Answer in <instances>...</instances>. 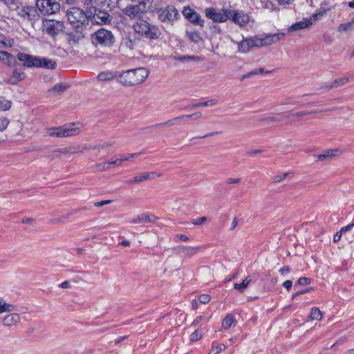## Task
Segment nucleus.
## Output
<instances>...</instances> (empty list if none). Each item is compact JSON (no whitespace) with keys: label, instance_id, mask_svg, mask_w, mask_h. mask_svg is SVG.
<instances>
[{"label":"nucleus","instance_id":"27","mask_svg":"<svg viewBox=\"0 0 354 354\" xmlns=\"http://www.w3.org/2000/svg\"><path fill=\"white\" fill-rule=\"evenodd\" d=\"M15 310V306L8 304L3 299H0V314L10 313Z\"/></svg>","mask_w":354,"mask_h":354},{"label":"nucleus","instance_id":"31","mask_svg":"<svg viewBox=\"0 0 354 354\" xmlns=\"http://www.w3.org/2000/svg\"><path fill=\"white\" fill-rule=\"evenodd\" d=\"M14 57L12 54L6 51H0V61L4 64H10Z\"/></svg>","mask_w":354,"mask_h":354},{"label":"nucleus","instance_id":"60","mask_svg":"<svg viewBox=\"0 0 354 354\" xmlns=\"http://www.w3.org/2000/svg\"><path fill=\"white\" fill-rule=\"evenodd\" d=\"M353 226H354L353 223H351L348 224V225L342 227L340 230V232L342 233H343V232H345L347 231H350L353 227Z\"/></svg>","mask_w":354,"mask_h":354},{"label":"nucleus","instance_id":"35","mask_svg":"<svg viewBox=\"0 0 354 354\" xmlns=\"http://www.w3.org/2000/svg\"><path fill=\"white\" fill-rule=\"evenodd\" d=\"M250 282V279L248 278H246L241 283H235L234 285V288L242 292L248 287Z\"/></svg>","mask_w":354,"mask_h":354},{"label":"nucleus","instance_id":"57","mask_svg":"<svg viewBox=\"0 0 354 354\" xmlns=\"http://www.w3.org/2000/svg\"><path fill=\"white\" fill-rule=\"evenodd\" d=\"M310 283V279L307 277H301L298 280V283L301 286L308 285Z\"/></svg>","mask_w":354,"mask_h":354},{"label":"nucleus","instance_id":"9","mask_svg":"<svg viewBox=\"0 0 354 354\" xmlns=\"http://www.w3.org/2000/svg\"><path fill=\"white\" fill-rule=\"evenodd\" d=\"M159 19L162 22L173 23L180 17L177 10L174 6H167L158 11Z\"/></svg>","mask_w":354,"mask_h":354},{"label":"nucleus","instance_id":"62","mask_svg":"<svg viewBox=\"0 0 354 354\" xmlns=\"http://www.w3.org/2000/svg\"><path fill=\"white\" fill-rule=\"evenodd\" d=\"M109 165L111 167L112 165L120 166L123 161H122V158H119L115 160L109 161Z\"/></svg>","mask_w":354,"mask_h":354},{"label":"nucleus","instance_id":"17","mask_svg":"<svg viewBox=\"0 0 354 354\" xmlns=\"http://www.w3.org/2000/svg\"><path fill=\"white\" fill-rule=\"evenodd\" d=\"M291 116V112L290 111H286L282 113H279L274 115L268 116L266 118H263L261 120L270 123L272 122H283L286 120H288Z\"/></svg>","mask_w":354,"mask_h":354},{"label":"nucleus","instance_id":"47","mask_svg":"<svg viewBox=\"0 0 354 354\" xmlns=\"http://www.w3.org/2000/svg\"><path fill=\"white\" fill-rule=\"evenodd\" d=\"M196 11L190 8H185L183 11L184 17L189 20Z\"/></svg>","mask_w":354,"mask_h":354},{"label":"nucleus","instance_id":"32","mask_svg":"<svg viewBox=\"0 0 354 354\" xmlns=\"http://www.w3.org/2000/svg\"><path fill=\"white\" fill-rule=\"evenodd\" d=\"M189 21L194 25H198L200 26H203L204 25V21L202 19L201 15L196 12H195L192 17L189 19Z\"/></svg>","mask_w":354,"mask_h":354},{"label":"nucleus","instance_id":"48","mask_svg":"<svg viewBox=\"0 0 354 354\" xmlns=\"http://www.w3.org/2000/svg\"><path fill=\"white\" fill-rule=\"evenodd\" d=\"M196 11L190 8H185L183 11L184 17L189 20Z\"/></svg>","mask_w":354,"mask_h":354},{"label":"nucleus","instance_id":"36","mask_svg":"<svg viewBox=\"0 0 354 354\" xmlns=\"http://www.w3.org/2000/svg\"><path fill=\"white\" fill-rule=\"evenodd\" d=\"M114 142H115L114 141L107 140V141H105V142H104L101 144H99L97 145L91 146L88 149H102L112 146L114 144Z\"/></svg>","mask_w":354,"mask_h":354},{"label":"nucleus","instance_id":"43","mask_svg":"<svg viewBox=\"0 0 354 354\" xmlns=\"http://www.w3.org/2000/svg\"><path fill=\"white\" fill-rule=\"evenodd\" d=\"M225 346L223 344H218L215 346H212V349L208 354H218L220 353Z\"/></svg>","mask_w":354,"mask_h":354},{"label":"nucleus","instance_id":"33","mask_svg":"<svg viewBox=\"0 0 354 354\" xmlns=\"http://www.w3.org/2000/svg\"><path fill=\"white\" fill-rule=\"evenodd\" d=\"M259 7L263 9H266L270 11H272L274 10V5L270 0H259Z\"/></svg>","mask_w":354,"mask_h":354},{"label":"nucleus","instance_id":"14","mask_svg":"<svg viewBox=\"0 0 354 354\" xmlns=\"http://www.w3.org/2000/svg\"><path fill=\"white\" fill-rule=\"evenodd\" d=\"M160 176L161 173L158 172H142L133 178L128 180L127 183L130 185L138 184L149 179H153L155 177H160Z\"/></svg>","mask_w":354,"mask_h":354},{"label":"nucleus","instance_id":"59","mask_svg":"<svg viewBox=\"0 0 354 354\" xmlns=\"http://www.w3.org/2000/svg\"><path fill=\"white\" fill-rule=\"evenodd\" d=\"M241 181V179L239 178H229L227 179V184H237L239 183Z\"/></svg>","mask_w":354,"mask_h":354},{"label":"nucleus","instance_id":"12","mask_svg":"<svg viewBox=\"0 0 354 354\" xmlns=\"http://www.w3.org/2000/svg\"><path fill=\"white\" fill-rule=\"evenodd\" d=\"M230 15H229V19H232L233 22L240 26H245L250 21L249 15L244 13L243 11L230 10Z\"/></svg>","mask_w":354,"mask_h":354},{"label":"nucleus","instance_id":"39","mask_svg":"<svg viewBox=\"0 0 354 354\" xmlns=\"http://www.w3.org/2000/svg\"><path fill=\"white\" fill-rule=\"evenodd\" d=\"M66 88V86L63 84H57L52 88L49 90V92H53L57 93H61L64 92Z\"/></svg>","mask_w":354,"mask_h":354},{"label":"nucleus","instance_id":"41","mask_svg":"<svg viewBox=\"0 0 354 354\" xmlns=\"http://www.w3.org/2000/svg\"><path fill=\"white\" fill-rule=\"evenodd\" d=\"M209 319V317H205L203 315H199L198 316L192 323V326H196L199 324L201 322H207Z\"/></svg>","mask_w":354,"mask_h":354},{"label":"nucleus","instance_id":"8","mask_svg":"<svg viewBox=\"0 0 354 354\" xmlns=\"http://www.w3.org/2000/svg\"><path fill=\"white\" fill-rule=\"evenodd\" d=\"M205 16L214 22L223 23L229 19L230 15V10L223 8L221 11H217L214 8H208L205 11Z\"/></svg>","mask_w":354,"mask_h":354},{"label":"nucleus","instance_id":"21","mask_svg":"<svg viewBox=\"0 0 354 354\" xmlns=\"http://www.w3.org/2000/svg\"><path fill=\"white\" fill-rule=\"evenodd\" d=\"M24 77V73L15 69L13 71L12 75L8 78L6 82L10 84H16L18 82L22 80Z\"/></svg>","mask_w":354,"mask_h":354},{"label":"nucleus","instance_id":"44","mask_svg":"<svg viewBox=\"0 0 354 354\" xmlns=\"http://www.w3.org/2000/svg\"><path fill=\"white\" fill-rule=\"evenodd\" d=\"M18 15L24 19H29V8H22L18 11Z\"/></svg>","mask_w":354,"mask_h":354},{"label":"nucleus","instance_id":"40","mask_svg":"<svg viewBox=\"0 0 354 354\" xmlns=\"http://www.w3.org/2000/svg\"><path fill=\"white\" fill-rule=\"evenodd\" d=\"M203 335L201 330H196L190 335V340L192 342L199 340Z\"/></svg>","mask_w":354,"mask_h":354},{"label":"nucleus","instance_id":"2","mask_svg":"<svg viewBox=\"0 0 354 354\" xmlns=\"http://www.w3.org/2000/svg\"><path fill=\"white\" fill-rule=\"evenodd\" d=\"M17 57L27 68L36 67L54 69L56 67L55 61L45 57L34 56L24 53H19Z\"/></svg>","mask_w":354,"mask_h":354},{"label":"nucleus","instance_id":"10","mask_svg":"<svg viewBox=\"0 0 354 354\" xmlns=\"http://www.w3.org/2000/svg\"><path fill=\"white\" fill-rule=\"evenodd\" d=\"M146 4L143 2H140L136 5L127 6L122 9V12L130 19H135L140 17L146 11Z\"/></svg>","mask_w":354,"mask_h":354},{"label":"nucleus","instance_id":"34","mask_svg":"<svg viewBox=\"0 0 354 354\" xmlns=\"http://www.w3.org/2000/svg\"><path fill=\"white\" fill-rule=\"evenodd\" d=\"M354 29V20L352 19L351 21L342 24L339 28L338 30L339 32H345L348 30H352Z\"/></svg>","mask_w":354,"mask_h":354},{"label":"nucleus","instance_id":"64","mask_svg":"<svg viewBox=\"0 0 354 354\" xmlns=\"http://www.w3.org/2000/svg\"><path fill=\"white\" fill-rule=\"evenodd\" d=\"M324 88H325L326 91H329L330 89H332L333 88H336L335 85L334 84V82L333 81L330 82V83H327L324 86H323Z\"/></svg>","mask_w":354,"mask_h":354},{"label":"nucleus","instance_id":"61","mask_svg":"<svg viewBox=\"0 0 354 354\" xmlns=\"http://www.w3.org/2000/svg\"><path fill=\"white\" fill-rule=\"evenodd\" d=\"M111 203V201L106 200V201H102L100 202L95 203L94 205L95 207H102L103 205L110 204Z\"/></svg>","mask_w":354,"mask_h":354},{"label":"nucleus","instance_id":"1","mask_svg":"<svg viewBox=\"0 0 354 354\" xmlns=\"http://www.w3.org/2000/svg\"><path fill=\"white\" fill-rule=\"evenodd\" d=\"M149 71L144 67L127 70L117 77V82L124 86H131L143 82L149 76Z\"/></svg>","mask_w":354,"mask_h":354},{"label":"nucleus","instance_id":"20","mask_svg":"<svg viewBox=\"0 0 354 354\" xmlns=\"http://www.w3.org/2000/svg\"><path fill=\"white\" fill-rule=\"evenodd\" d=\"M91 20L93 23L97 24H106L110 21L109 15L107 12L99 11L97 13H95Z\"/></svg>","mask_w":354,"mask_h":354},{"label":"nucleus","instance_id":"54","mask_svg":"<svg viewBox=\"0 0 354 354\" xmlns=\"http://www.w3.org/2000/svg\"><path fill=\"white\" fill-rule=\"evenodd\" d=\"M207 220V218L205 216L200 217L196 219H194L192 221V223L194 225H202L204 222H205Z\"/></svg>","mask_w":354,"mask_h":354},{"label":"nucleus","instance_id":"26","mask_svg":"<svg viewBox=\"0 0 354 354\" xmlns=\"http://www.w3.org/2000/svg\"><path fill=\"white\" fill-rule=\"evenodd\" d=\"M175 59L180 62L193 61L196 62H201L204 59L203 57L196 55L178 56L175 57Z\"/></svg>","mask_w":354,"mask_h":354},{"label":"nucleus","instance_id":"29","mask_svg":"<svg viewBox=\"0 0 354 354\" xmlns=\"http://www.w3.org/2000/svg\"><path fill=\"white\" fill-rule=\"evenodd\" d=\"M234 322L235 319L234 316L231 314H228L223 320L222 327L225 330L228 329L234 324Z\"/></svg>","mask_w":354,"mask_h":354},{"label":"nucleus","instance_id":"4","mask_svg":"<svg viewBox=\"0 0 354 354\" xmlns=\"http://www.w3.org/2000/svg\"><path fill=\"white\" fill-rule=\"evenodd\" d=\"M46 133L50 137L66 138L77 135L80 133V128L76 127L74 124H71L62 127L47 129Z\"/></svg>","mask_w":354,"mask_h":354},{"label":"nucleus","instance_id":"18","mask_svg":"<svg viewBox=\"0 0 354 354\" xmlns=\"http://www.w3.org/2000/svg\"><path fill=\"white\" fill-rule=\"evenodd\" d=\"M21 320L20 315L18 313H10L5 316L3 319V325L4 326H16Z\"/></svg>","mask_w":354,"mask_h":354},{"label":"nucleus","instance_id":"45","mask_svg":"<svg viewBox=\"0 0 354 354\" xmlns=\"http://www.w3.org/2000/svg\"><path fill=\"white\" fill-rule=\"evenodd\" d=\"M319 112H322V111H318L316 110H313V111H299V112H297L293 114L291 113V115H294V116H297V117H303V116H305L307 115L315 114V113H317Z\"/></svg>","mask_w":354,"mask_h":354},{"label":"nucleus","instance_id":"49","mask_svg":"<svg viewBox=\"0 0 354 354\" xmlns=\"http://www.w3.org/2000/svg\"><path fill=\"white\" fill-rule=\"evenodd\" d=\"M348 82V77H347L339 78V79L335 80L333 81L334 84L335 85L336 87L343 85V84L347 83Z\"/></svg>","mask_w":354,"mask_h":354},{"label":"nucleus","instance_id":"16","mask_svg":"<svg viewBox=\"0 0 354 354\" xmlns=\"http://www.w3.org/2000/svg\"><path fill=\"white\" fill-rule=\"evenodd\" d=\"M157 217L152 214L143 213L138 215L129 221L131 223L138 224L143 223H153Z\"/></svg>","mask_w":354,"mask_h":354},{"label":"nucleus","instance_id":"55","mask_svg":"<svg viewBox=\"0 0 354 354\" xmlns=\"http://www.w3.org/2000/svg\"><path fill=\"white\" fill-rule=\"evenodd\" d=\"M186 120L187 119H192V120H197L201 118L202 113L201 112H197L193 114L190 115H185Z\"/></svg>","mask_w":354,"mask_h":354},{"label":"nucleus","instance_id":"7","mask_svg":"<svg viewBox=\"0 0 354 354\" xmlns=\"http://www.w3.org/2000/svg\"><path fill=\"white\" fill-rule=\"evenodd\" d=\"M66 16L68 21L77 28L83 25L87 19V15L84 12L76 7L68 10Z\"/></svg>","mask_w":354,"mask_h":354},{"label":"nucleus","instance_id":"6","mask_svg":"<svg viewBox=\"0 0 354 354\" xmlns=\"http://www.w3.org/2000/svg\"><path fill=\"white\" fill-rule=\"evenodd\" d=\"M36 6L44 15H50L59 11V3L55 0H37Z\"/></svg>","mask_w":354,"mask_h":354},{"label":"nucleus","instance_id":"24","mask_svg":"<svg viewBox=\"0 0 354 354\" xmlns=\"http://www.w3.org/2000/svg\"><path fill=\"white\" fill-rule=\"evenodd\" d=\"M186 36L191 41L194 43H198L202 40L200 32L196 30H187Z\"/></svg>","mask_w":354,"mask_h":354},{"label":"nucleus","instance_id":"5","mask_svg":"<svg viewBox=\"0 0 354 354\" xmlns=\"http://www.w3.org/2000/svg\"><path fill=\"white\" fill-rule=\"evenodd\" d=\"M92 42L95 45L110 46L114 42V36L111 31L101 28L92 35Z\"/></svg>","mask_w":354,"mask_h":354},{"label":"nucleus","instance_id":"23","mask_svg":"<svg viewBox=\"0 0 354 354\" xmlns=\"http://www.w3.org/2000/svg\"><path fill=\"white\" fill-rule=\"evenodd\" d=\"M118 76L115 72L103 71L98 74L97 79L100 81H110Z\"/></svg>","mask_w":354,"mask_h":354},{"label":"nucleus","instance_id":"42","mask_svg":"<svg viewBox=\"0 0 354 354\" xmlns=\"http://www.w3.org/2000/svg\"><path fill=\"white\" fill-rule=\"evenodd\" d=\"M11 102L8 100H0V110L5 111H8L11 107Z\"/></svg>","mask_w":354,"mask_h":354},{"label":"nucleus","instance_id":"50","mask_svg":"<svg viewBox=\"0 0 354 354\" xmlns=\"http://www.w3.org/2000/svg\"><path fill=\"white\" fill-rule=\"evenodd\" d=\"M211 297L209 295H201L198 297V300L201 303L206 304L210 301Z\"/></svg>","mask_w":354,"mask_h":354},{"label":"nucleus","instance_id":"25","mask_svg":"<svg viewBox=\"0 0 354 354\" xmlns=\"http://www.w3.org/2000/svg\"><path fill=\"white\" fill-rule=\"evenodd\" d=\"M15 44L12 38H7L4 35L0 33V45L5 48H11Z\"/></svg>","mask_w":354,"mask_h":354},{"label":"nucleus","instance_id":"53","mask_svg":"<svg viewBox=\"0 0 354 354\" xmlns=\"http://www.w3.org/2000/svg\"><path fill=\"white\" fill-rule=\"evenodd\" d=\"M141 154H142V152L129 153V154H128L127 156H123L122 159V161H126V160H129L130 158H138Z\"/></svg>","mask_w":354,"mask_h":354},{"label":"nucleus","instance_id":"22","mask_svg":"<svg viewBox=\"0 0 354 354\" xmlns=\"http://www.w3.org/2000/svg\"><path fill=\"white\" fill-rule=\"evenodd\" d=\"M341 153H342L339 149H330V150L324 151L322 154H320L318 156V160H324L327 158L337 156L340 155Z\"/></svg>","mask_w":354,"mask_h":354},{"label":"nucleus","instance_id":"63","mask_svg":"<svg viewBox=\"0 0 354 354\" xmlns=\"http://www.w3.org/2000/svg\"><path fill=\"white\" fill-rule=\"evenodd\" d=\"M292 286V281L291 280H286L283 282V286L288 290H290Z\"/></svg>","mask_w":354,"mask_h":354},{"label":"nucleus","instance_id":"3","mask_svg":"<svg viewBox=\"0 0 354 354\" xmlns=\"http://www.w3.org/2000/svg\"><path fill=\"white\" fill-rule=\"evenodd\" d=\"M133 28L137 34L147 39H156L160 35V31L156 26L143 19L136 21Z\"/></svg>","mask_w":354,"mask_h":354},{"label":"nucleus","instance_id":"51","mask_svg":"<svg viewBox=\"0 0 354 354\" xmlns=\"http://www.w3.org/2000/svg\"><path fill=\"white\" fill-rule=\"evenodd\" d=\"M96 167L101 171H106L111 168L109 162H104L96 165Z\"/></svg>","mask_w":354,"mask_h":354},{"label":"nucleus","instance_id":"46","mask_svg":"<svg viewBox=\"0 0 354 354\" xmlns=\"http://www.w3.org/2000/svg\"><path fill=\"white\" fill-rule=\"evenodd\" d=\"M176 124V120L174 118L162 123L157 124L155 127L157 128L163 127H171Z\"/></svg>","mask_w":354,"mask_h":354},{"label":"nucleus","instance_id":"38","mask_svg":"<svg viewBox=\"0 0 354 354\" xmlns=\"http://www.w3.org/2000/svg\"><path fill=\"white\" fill-rule=\"evenodd\" d=\"M310 317L312 319L321 320L322 318V312L318 308L314 307L311 310Z\"/></svg>","mask_w":354,"mask_h":354},{"label":"nucleus","instance_id":"58","mask_svg":"<svg viewBox=\"0 0 354 354\" xmlns=\"http://www.w3.org/2000/svg\"><path fill=\"white\" fill-rule=\"evenodd\" d=\"M281 275L286 276L288 275L290 272V269L288 266H283L282 268H281L279 271Z\"/></svg>","mask_w":354,"mask_h":354},{"label":"nucleus","instance_id":"28","mask_svg":"<svg viewBox=\"0 0 354 354\" xmlns=\"http://www.w3.org/2000/svg\"><path fill=\"white\" fill-rule=\"evenodd\" d=\"M218 104V100L216 99H212L205 102H198L191 105L189 107L195 109L201 106H213Z\"/></svg>","mask_w":354,"mask_h":354},{"label":"nucleus","instance_id":"30","mask_svg":"<svg viewBox=\"0 0 354 354\" xmlns=\"http://www.w3.org/2000/svg\"><path fill=\"white\" fill-rule=\"evenodd\" d=\"M10 121L8 118L4 117H0V132L3 131L8 127ZM6 137L1 135L0 136V143L5 141Z\"/></svg>","mask_w":354,"mask_h":354},{"label":"nucleus","instance_id":"52","mask_svg":"<svg viewBox=\"0 0 354 354\" xmlns=\"http://www.w3.org/2000/svg\"><path fill=\"white\" fill-rule=\"evenodd\" d=\"M288 176V174L287 173H283V174H279V175H277L273 177L272 180H273V182L274 183H279V182H281L282 181L283 179H285L286 178V176Z\"/></svg>","mask_w":354,"mask_h":354},{"label":"nucleus","instance_id":"19","mask_svg":"<svg viewBox=\"0 0 354 354\" xmlns=\"http://www.w3.org/2000/svg\"><path fill=\"white\" fill-rule=\"evenodd\" d=\"M311 24H312L311 20L306 19L298 21V22L295 23L292 25H291L288 28V32H295V31H298L300 30H303L304 28H308Z\"/></svg>","mask_w":354,"mask_h":354},{"label":"nucleus","instance_id":"37","mask_svg":"<svg viewBox=\"0 0 354 354\" xmlns=\"http://www.w3.org/2000/svg\"><path fill=\"white\" fill-rule=\"evenodd\" d=\"M198 248L192 247H181L180 248V252L187 254L189 256H193L197 252Z\"/></svg>","mask_w":354,"mask_h":354},{"label":"nucleus","instance_id":"13","mask_svg":"<svg viewBox=\"0 0 354 354\" xmlns=\"http://www.w3.org/2000/svg\"><path fill=\"white\" fill-rule=\"evenodd\" d=\"M286 36L285 33H275V34H269L266 35L264 37L259 38L257 42L259 43V46H270L281 39H282Z\"/></svg>","mask_w":354,"mask_h":354},{"label":"nucleus","instance_id":"15","mask_svg":"<svg viewBox=\"0 0 354 354\" xmlns=\"http://www.w3.org/2000/svg\"><path fill=\"white\" fill-rule=\"evenodd\" d=\"M258 37L244 39L238 43V50L239 53H245L248 52L253 47H259L257 42Z\"/></svg>","mask_w":354,"mask_h":354},{"label":"nucleus","instance_id":"56","mask_svg":"<svg viewBox=\"0 0 354 354\" xmlns=\"http://www.w3.org/2000/svg\"><path fill=\"white\" fill-rule=\"evenodd\" d=\"M264 73V68H257V69H254L252 71H251L250 73H248L245 77H250L252 75H258V74H260V73Z\"/></svg>","mask_w":354,"mask_h":354},{"label":"nucleus","instance_id":"11","mask_svg":"<svg viewBox=\"0 0 354 354\" xmlns=\"http://www.w3.org/2000/svg\"><path fill=\"white\" fill-rule=\"evenodd\" d=\"M44 29L45 31L52 36L57 35L62 32L64 28V24L59 21L47 20L44 23Z\"/></svg>","mask_w":354,"mask_h":354}]
</instances>
